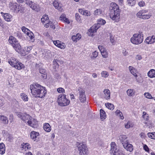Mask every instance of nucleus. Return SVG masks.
Here are the masks:
<instances>
[{
  "label": "nucleus",
  "instance_id": "1",
  "mask_svg": "<svg viewBox=\"0 0 155 155\" xmlns=\"http://www.w3.org/2000/svg\"><path fill=\"white\" fill-rule=\"evenodd\" d=\"M30 89L32 95L35 97L42 98L45 97L47 92L45 87L38 84H31Z\"/></svg>",
  "mask_w": 155,
  "mask_h": 155
},
{
  "label": "nucleus",
  "instance_id": "2",
  "mask_svg": "<svg viewBox=\"0 0 155 155\" xmlns=\"http://www.w3.org/2000/svg\"><path fill=\"white\" fill-rule=\"evenodd\" d=\"M110 7V18L115 21H118L120 18V12L118 6L115 3H112Z\"/></svg>",
  "mask_w": 155,
  "mask_h": 155
},
{
  "label": "nucleus",
  "instance_id": "3",
  "mask_svg": "<svg viewBox=\"0 0 155 155\" xmlns=\"http://www.w3.org/2000/svg\"><path fill=\"white\" fill-rule=\"evenodd\" d=\"M98 21V23L94 24L88 30L87 33L89 36H92L93 33L96 32L97 30L100 27V25H104L106 22L105 21L102 19H99Z\"/></svg>",
  "mask_w": 155,
  "mask_h": 155
},
{
  "label": "nucleus",
  "instance_id": "4",
  "mask_svg": "<svg viewBox=\"0 0 155 155\" xmlns=\"http://www.w3.org/2000/svg\"><path fill=\"white\" fill-rule=\"evenodd\" d=\"M127 137L126 135H122L119 137V139L121 142L122 143L124 147L130 152L133 150V146L132 144L128 143L127 140Z\"/></svg>",
  "mask_w": 155,
  "mask_h": 155
},
{
  "label": "nucleus",
  "instance_id": "5",
  "mask_svg": "<svg viewBox=\"0 0 155 155\" xmlns=\"http://www.w3.org/2000/svg\"><path fill=\"white\" fill-rule=\"evenodd\" d=\"M143 39V35L141 33L135 34L131 38L130 41L134 44L138 45L142 43Z\"/></svg>",
  "mask_w": 155,
  "mask_h": 155
},
{
  "label": "nucleus",
  "instance_id": "6",
  "mask_svg": "<svg viewBox=\"0 0 155 155\" xmlns=\"http://www.w3.org/2000/svg\"><path fill=\"white\" fill-rule=\"evenodd\" d=\"M58 104L61 106H65L68 105L70 103V101L66 98V95L64 94H60L58 97Z\"/></svg>",
  "mask_w": 155,
  "mask_h": 155
},
{
  "label": "nucleus",
  "instance_id": "7",
  "mask_svg": "<svg viewBox=\"0 0 155 155\" xmlns=\"http://www.w3.org/2000/svg\"><path fill=\"white\" fill-rule=\"evenodd\" d=\"M78 145L80 155H87L88 150L86 145L82 143H80Z\"/></svg>",
  "mask_w": 155,
  "mask_h": 155
},
{
  "label": "nucleus",
  "instance_id": "8",
  "mask_svg": "<svg viewBox=\"0 0 155 155\" xmlns=\"http://www.w3.org/2000/svg\"><path fill=\"white\" fill-rule=\"evenodd\" d=\"M16 114L21 118L22 120L24 121L26 120H31V117L25 113H23L21 112H15Z\"/></svg>",
  "mask_w": 155,
  "mask_h": 155
},
{
  "label": "nucleus",
  "instance_id": "9",
  "mask_svg": "<svg viewBox=\"0 0 155 155\" xmlns=\"http://www.w3.org/2000/svg\"><path fill=\"white\" fill-rule=\"evenodd\" d=\"M79 100L81 102H84L86 100L85 94V91L79 87Z\"/></svg>",
  "mask_w": 155,
  "mask_h": 155
},
{
  "label": "nucleus",
  "instance_id": "10",
  "mask_svg": "<svg viewBox=\"0 0 155 155\" xmlns=\"http://www.w3.org/2000/svg\"><path fill=\"white\" fill-rule=\"evenodd\" d=\"M98 48L100 50L102 56L104 58H106L108 57V54L106 51V49L103 46L99 45Z\"/></svg>",
  "mask_w": 155,
  "mask_h": 155
},
{
  "label": "nucleus",
  "instance_id": "11",
  "mask_svg": "<svg viewBox=\"0 0 155 155\" xmlns=\"http://www.w3.org/2000/svg\"><path fill=\"white\" fill-rule=\"evenodd\" d=\"M111 149L110 150V153L111 154L116 155L118 150L116 148V145L115 142H112L111 143Z\"/></svg>",
  "mask_w": 155,
  "mask_h": 155
},
{
  "label": "nucleus",
  "instance_id": "12",
  "mask_svg": "<svg viewBox=\"0 0 155 155\" xmlns=\"http://www.w3.org/2000/svg\"><path fill=\"white\" fill-rule=\"evenodd\" d=\"M155 36L154 35H152L151 37L149 36L147 37L145 40L144 42L147 44H152L155 42Z\"/></svg>",
  "mask_w": 155,
  "mask_h": 155
},
{
  "label": "nucleus",
  "instance_id": "13",
  "mask_svg": "<svg viewBox=\"0 0 155 155\" xmlns=\"http://www.w3.org/2000/svg\"><path fill=\"white\" fill-rule=\"evenodd\" d=\"M39 70L40 73L42 74L41 76L42 78L44 79H46L47 75L45 69V68H41L39 69Z\"/></svg>",
  "mask_w": 155,
  "mask_h": 155
},
{
  "label": "nucleus",
  "instance_id": "14",
  "mask_svg": "<svg viewBox=\"0 0 155 155\" xmlns=\"http://www.w3.org/2000/svg\"><path fill=\"white\" fill-rule=\"evenodd\" d=\"M53 6L56 9H57L60 11H61V5L56 1H54L53 2Z\"/></svg>",
  "mask_w": 155,
  "mask_h": 155
},
{
  "label": "nucleus",
  "instance_id": "15",
  "mask_svg": "<svg viewBox=\"0 0 155 155\" xmlns=\"http://www.w3.org/2000/svg\"><path fill=\"white\" fill-rule=\"evenodd\" d=\"M18 60L14 58H11L10 60H8V62L12 66L16 64L18 62Z\"/></svg>",
  "mask_w": 155,
  "mask_h": 155
},
{
  "label": "nucleus",
  "instance_id": "16",
  "mask_svg": "<svg viewBox=\"0 0 155 155\" xmlns=\"http://www.w3.org/2000/svg\"><path fill=\"white\" fill-rule=\"evenodd\" d=\"M14 49L17 52L20 51L21 49V47L18 41L15 44H13L12 45Z\"/></svg>",
  "mask_w": 155,
  "mask_h": 155
},
{
  "label": "nucleus",
  "instance_id": "17",
  "mask_svg": "<svg viewBox=\"0 0 155 155\" xmlns=\"http://www.w3.org/2000/svg\"><path fill=\"white\" fill-rule=\"evenodd\" d=\"M5 20L8 21H10L12 20V16L11 15L8 13H5L3 15Z\"/></svg>",
  "mask_w": 155,
  "mask_h": 155
},
{
  "label": "nucleus",
  "instance_id": "18",
  "mask_svg": "<svg viewBox=\"0 0 155 155\" xmlns=\"http://www.w3.org/2000/svg\"><path fill=\"white\" fill-rule=\"evenodd\" d=\"M32 10H35L37 12H38L39 10V5L35 3L32 4L30 7Z\"/></svg>",
  "mask_w": 155,
  "mask_h": 155
},
{
  "label": "nucleus",
  "instance_id": "19",
  "mask_svg": "<svg viewBox=\"0 0 155 155\" xmlns=\"http://www.w3.org/2000/svg\"><path fill=\"white\" fill-rule=\"evenodd\" d=\"M129 70L130 73L135 77H137V75L136 74L137 70L131 66L129 67Z\"/></svg>",
  "mask_w": 155,
  "mask_h": 155
},
{
  "label": "nucleus",
  "instance_id": "20",
  "mask_svg": "<svg viewBox=\"0 0 155 155\" xmlns=\"http://www.w3.org/2000/svg\"><path fill=\"white\" fill-rule=\"evenodd\" d=\"M13 67H14L16 69L18 70H20L22 68L24 67V65L22 64V63L20 62L19 61L15 65H14Z\"/></svg>",
  "mask_w": 155,
  "mask_h": 155
},
{
  "label": "nucleus",
  "instance_id": "21",
  "mask_svg": "<svg viewBox=\"0 0 155 155\" xmlns=\"http://www.w3.org/2000/svg\"><path fill=\"white\" fill-rule=\"evenodd\" d=\"M104 92L105 95V98L107 100L110 98V92L108 89H105L104 91Z\"/></svg>",
  "mask_w": 155,
  "mask_h": 155
},
{
  "label": "nucleus",
  "instance_id": "22",
  "mask_svg": "<svg viewBox=\"0 0 155 155\" xmlns=\"http://www.w3.org/2000/svg\"><path fill=\"white\" fill-rule=\"evenodd\" d=\"M44 130L47 132H49L51 131V127L48 123H45L43 127Z\"/></svg>",
  "mask_w": 155,
  "mask_h": 155
},
{
  "label": "nucleus",
  "instance_id": "23",
  "mask_svg": "<svg viewBox=\"0 0 155 155\" xmlns=\"http://www.w3.org/2000/svg\"><path fill=\"white\" fill-rule=\"evenodd\" d=\"M39 135V133L35 131H32L30 133V137L33 140L37 138V136Z\"/></svg>",
  "mask_w": 155,
  "mask_h": 155
},
{
  "label": "nucleus",
  "instance_id": "24",
  "mask_svg": "<svg viewBox=\"0 0 155 155\" xmlns=\"http://www.w3.org/2000/svg\"><path fill=\"white\" fill-rule=\"evenodd\" d=\"M8 41L9 43L11 44L12 45H13V44H15L16 42L18 41L17 39L12 36H10L9 37Z\"/></svg>",
  "mask_w": 155,
  "mask_h": 155
},
{
  "label": "nucleus",
  "instance_id": "25",
  "mask_svg": "<svg viewBox=\"0 0 155 155\" xmlns=\"http://www.w3.org/2000/svg\"><path fill=\"white\" fill-rule=\"evenodd\" d=\"M0 120L5 124H7L8 123L7 118L4 116L0 115Z\"/></svg>",
  "mask_w": 155,
  "mask_h": 155
},
{
  "label": "nucleus",
  "instance_id": "26",
  "mask_svg": "<svg viewBox=\"0 0 155 155\" xmlns=\"http://www.w3.org/2000/svg\"><path fill=\"white\" fill-rule=\"evenodd\" d=\"M148 76L151 78L155 77V70L154 69H151L147 73Z\"/></svg>",
  "mask_w": 155,
  "mask_h": 155
},
{
  "label": "nucleus",
  "instance_id": "27",
  "mask_svg": "<svg viewBox=\"0 0 155 155\" xmlns=\"http://www.w3.org/2000/svg\"><path fill=\"white\" fill-rule=\"evenodd\" d=\"M81 35L78 34L76 35H73L72 36L71 39L73 41L76 42L77 40H79L81 38Z\"/></svg>",
  "mask_w": 155,
  "mask_h": 155
},
{
  "label": "nucleus",
  "instance_id": "28",
  "mask_svg": "<svg viewBox=\"0 0 155 155\" xmlns=\"http://www.w3.org/2000/svg\"><path fill=\"white\" fill-rule=\"evenodd\" d=\"M100 116L101 119L103 120L105 119L106 113L104 110L102 109L100 110Z\"/></svg>",
  "mask_w": 155,
  "mask_h": 155
},
{
  "label": "nucleus",
  "instance_id": "29",
  "mask_svg": "<svg viewBox=\"0 0 155 155\" xmlns=\"http://www.w3.org/2000/svg\"><path fill=\"white\" fill-rule=\"evenodd\" d=\"M33 120L32 121H31L30 120H28L27 122V123L28 125H29L31 127H32L33 128H36L37 127L38 125V122L37 121H36L35 122V124H34L32 123Z\"/></svg>",
  "mask_w": 155,
  "mask_h": 155
},
{
  "label": "nucleus",
  "instance_id": "30",
  "mask_svg": "<svg viewBox=\"0 0 155 155\" xmlns=\"http://www.w3.org/2000/svg\"><path fill=\"white\" fill-rule=\"evenodd\" d=\"M60 19L61 20L64 21L65 22L68 24L70 23L69 21L65 17L64 15H61L60 17Z\"/></svg>",
  "mask_w": 155,
  "mask_h": 155
},
{
  "label": "nucleus",
  "instance_id": "31",
  "mask_svg": "<svg viewBox=\"0 0 155 155\" xmlns=\"http://www.w3.org/2000/svg\"><path fill=\"white\" fill-rule=\"evenodd\" d=\"M18 4L17 3H11L10 4V8L12 10H15L17 8Z\"/></svg>",
  "mask_w": 155,
  "mask_h": 155
},
{
  "label": "nucleus",
  "instance_id": "32",
  "mask_svg": "<svg viewBox=\"0 0 155 155\" xmlns=\"http://www.w3.org/2000/svg\"><path fill=\"white\" fill-rule=\"evenodd\" d=\"M102 10L101 9L99 8L97 9L94 12V15L97 16L98 15H100L102 14Z\"/></svg>",
  "mask_w": 155,
  "mask_h": 155
},
{
  "label": "nucleus",
  "instance_id": "33",
  "mask_svg": "<svg viewBox=\"0 0 155 155\" xmlns=\"http://www.w3.org/2000/svg\"><path fill=\"white\" fill-rule=\"evenodd\" d=\"M127 92V95L129 96H133L134 94V90L133 89H128Z\"/></svg>",
  "mask_w": 155,
  "mask_h": 155
},
{
  "label": "nucleus",
  "instance_id": "34",
  "mask_svg": "<svg viewBox=\"0 0 155 155\" xmlns=\"http://www.w3.org/2000/svg\"><path fill=\"white\" fill-rule=\"evenodd\" d=\"M105 105L107 108L110 110H113L114 109V106L113 104L107 103L105 104Z\"/></svg>",
  "mask_w": 155,
  "mask_h": 155
},
{
  "label": "nucleus",
  "instance_id": "35",
  "mask_svg": "<svg viewBox=\"0 0 155 155\" xmlns=\"http://www.w3.org/2000/svg\"><path fill=\"white\" fill-rule=\"evenodd\" d=\"M21 96L22 99L25 101H28V96L24 93H22L21 94Z\"/></svg>",
  "mask_w": 155,
  "mask_h": 155
},
{
  "label": "nucleus",
  "instance_id": "36",
  "mask_svg": "<svg viewBox=\"0 0 155 155\" xmlns=\"http://www.w3.org/2000/svg\"><path fill=\"white\" fill-rule=\"evenodd\" d=\"M48 19V17L47 15H44L41 19V22L44 23L45 22V21L47 22L48 21L47 20Z\"/></svg>",
  "mask_w": 155,
  "mask_h": 155
},
{
  "label": "nucleus",
  "instance_id": "37",
  "mask_svg": "<svg viewBox=\"0 0 155 155\" xmlns=\"http://www.w3.org/2000/svg\"><path fill=\"white\" fill-rule=\"evenodd\" d=\"M147 135L149 138L155 139V132L149 133L147 134Z\"/></svg>",
  "mask_w": 155,
  "mask_h": 155
},
{
  "label": "nucleus",
  "instance_id": "38",
  "mask_svg": "<svg viewBox=\"0 0 155 155\" xmlns=\"http://www.w3.org/2000/svg\"><path fill=\"white\" fill-rule=\"evenodd\" d=\"M21 30L22 31L26 34L28 33L29 32H30V30L26 28V27L24 26L22 27Z\"/></svg>",
  "mask_w": 155,
  "mask_h": 155
},
{
  "label": "nucleus",
  "instance_id": "39",
  "mask_svg": "<svg viewBox=\"0 0 155 155\" xmlns=\"http://www.w3.org/2000/svg\"><path fill=\"white\" fill-rule=\"evenodd\" d=\"M128 3L130 5L132 6L136 3V0H127Z\"/></svg>",
  "mask_w": 155,
  "mask_h": 155
},
{
  "label": "nucleus",
  "instance_id": "40",
  "mask_svg": "<svg viewBox=\"0 0 155 155\" xmlns=\"http://www.w3.org/2000/svg\"><path fill=\"white\" fill-rule=\"evenodd\" d=\"M144 96L146 97L148 99H151L153 98V97H152L151 95L150 94V93L148 92L145 93L144 94Z\"/></svg>",
  "mask_w": 155,
  "mask_h": 155
},
{
  "label": "nucleus",
  "instance_id": "41",
  "mask_svg": "<svg viewBox=\"0 0 155 155\" xmlns=\"http://www.w3.org/2000/svg\"><path fill=\"white\" fill-rule=\"evenodd\" d=\"M101 76L102 77L106 78L109 75L108 72L106 71H103L101 73Z\"/></svg>",
  "mask_w": 155,
  "mask_h": 155
},
{
  "label": "nucleus",
  "instance_id": "42",
  "mask_svg": "<svg viewBox=\"0 0 155 155\" xmlns=\"http://www.w3.org/2000/svg\"><path fill=\"white\" fill-rule=\"evenodd\" d=\"M24 2L28 5L30 7L31 5L33 3V2L30 0H25Z\"/></svg>",
  "mask_w": 155,
  "mask_h": 155
},
{
  "label": "nucleus",
  "instance_id": "43",
  "mask_svg": "<svg viewBox=\"0 0 155 155\" xmlns=\"http://www.w3.org/2000/svg\"><path fill=\"white\" fill-rule=\"evenodd\" d=\"M98 52H97L96 51H94L92 53L93 56L91 57V58L93 59H94L98 55Z\"/></svg>",
  "mask_w": 155,
  "mask_h": 155
},
{
  "label": "nucleus",
  "instance_id": "44",
  "mask_svg": "<svg viewBox=\"0 0 155 155\" xmlns=\"http://www.w3.org/2000/svg\"><path fill=\"white\" fill-rule=\"evenodd\" d=\"M151 16V15L143 14L141 17V18L144 19H148L150 18Z\"/></svg>",
  "mask_w": 155,
  "mask_h": 155
},
{
  "label": "nucleus",
  "instance_id": "45",
  "mask_svg": "<svg viewBox=\"0 0 155 155\" xmlns=\"http://www.w3.org/2000/svg\"><path fill=\"white\" fill-rule=\"evenodd\" d=\"M132 127V125L130 121L128 122L127 124L125 125V127L126 128H129Z\"/></svg>",
  "mask_w": 155,
  "mask_h": 155
},
{
  "label": "nucleus",
  "instance_id": "46",
  "mask_svg": "<svg viewBox=\"0 0 155 155\" xmlns=\"http://www.w3.org/2000/svg\"><path fill=\"white\" fill-rule=\"evenodd\" d=\"M27 35L30 38L31 40L34 38V34L31 31H30V32H29V33H28Z\"/></svg>",
  "mask_w": 155,
  "mask_h": 155
},
{
  "label": "nucleus",
  "instance_id": "47",
  "mask_svg": "<svg viewBox=\"0 0 155 155\" xmlns=\"http://www.w3.org/2000/svg\"><path fill=\"white\" fill-rule=\"evenodd\" d=\"M57 91L59 93H64V88L62 87H59L57 89Z\"/></svg>",
  "mask_w": 155,
  "mask_h": 155
},
{
  "label": "nucleus",
  "instance_id": "48",
  "mask_svg": "<svg viewBox=\"0 0 155 155\" xmlns=\"http://www.w3.org/2000/svg\"><path fill=\"white\" fill-rule=\"evenodd\" d=\"M32 48V46L26 47L25 48V50L27 52H29L30 51Z\"/></svg>",
  "mask_w": 155,
  "mask_h": 155
},
{
  "label": "nucleus",
  "instance_id": "49",
  "mask_svg": "<svg viewBox=\"0 0 155 155\" xmlns=\"http://www.w3.org/2000/svg\"><path fill=\"white\" fill-rule=\"evenodd\" d=\"M84 13L83 15L86 16H90L91 15L90 12L87 10L84 11Z\"/></svg>",
  "mask_w": 155,
  "mask_h": 155
},
{
  "label": "nucleus",
  "instance_id": "50",
  "mask_svg": "<svg viewBox=\"0 0 155 155\" xmlns=\"http://www.w3.org/2000/svg\"><path fill=\"white\" fill-rule=\"evenodd\" d=\"M30 145V144L28 143H23L21 144V146H25V147H27V149H28V147Z\"/></svg>",
  "mask_w": 155,
  "mask_h": 155
},
{
  "label": "nucleus",
  "instance_id": "51",
  "mask_svg": "<svg viewBox=\"0 0 155 155\" xmlns=\"http://www.w3.org/2000/svg\"><path fill=\"white\" fill-rule=\"evenodd\" d=\"M58 61V60H54L53 61V64L54 65H55V67H58L59 65L58 63H57V62Z\"/></svg>",
  "mask_w": 155,
  "mask_h": 155
},
{
  "label": "nucleus",
  "instance_id": "52",
  "mask_svg": "<svg viewBox=\"0 0 155 155\" xmlns=\"http://www.w3.org/2000/svg\"><path fill=\"white\" fill-rule=\"evenodd\" d=\"M143 15L142 12L140 11L137 14V15L138 17L141 18V17L143 16Z\"/></svg>",
  "mask_w": 155,
  "mask_h": 155
},
{
  "label": "nucleus",
  "instance_id": "53",
  "mask_svg": "<svg viewBox=\"0 0 155 155\" xmlns=\"http://www.w3.org/2000/svg\"><path fill=\"white\" fill-rule=\"evenodd\" d=\"M75 18L77 21H79L80 20V16L79 15L78 13H76L75 14Z\"/></svg>",
  "mask_w": 155,
  "mask_h": 155
},
{
  "label": "nucleus",
  "instance_id": "54",
  "mask_svg": "<svg viewBox=\"0 0 155 155\" xmlns=\"http://www.w3.org/2000/svg\"><path fill=\"white\" fill-rule=\"evenodd\" d=\"M52 23V22L51 21H49L48 22L46 23V24H45L44 25L45 27L46 28H48L49 26H50L51 24Z\"/></svg>",
  "mask_w": 155,
  "mask_h": 155
},
{
  "label": "nucleus",
  "instance_id": "55",
  "mask_svg": "<svg viewBox=\"0 0 155 155\" xmlns=\"http://www.w3.org/2000/svg\"><path fill=\"white\" fill-rule=\"evenodd\" d=\"M110 41L112 43H113L114 42V38L113 37V35L111 34H110Z\"/></svg>",
  "mask_w": 155,
  "mask_h": 155
},
{
  "label": "nucleus",
  "instance_id": "56",
  "mask_svg": "<svg viewBox=\"0 0 155 155\" xmlns=\"http://www.w3.org/2000/svg\"><path fill=\"white\" fill-rule=\"evenodd\" d=\"M42 65V64L41 63H39L38 64L36 63L35 64V67L37 69L39 68Z\"/></svg>",
  "mask_w": 155,
  "mask_h": 155
},
{
  "label": "nucleus",
  "instance_id": "57",
  "mask_svg": "<svg viewBox=\"0 0 155 155\" xmlns=\"http://www.w3.org/2000/svg\"><path fill=\"white\" fill-rule=\"evenodd\" d=\"M138 4L140 7L143 6L144 5L145 3L144 2L142 1L139 2Z\"/></svg>",
  "mask_w": 155,
  "mask_h": 155
},
{
  "label": "nucleus",
  "instance_id": "58",
  "mask_svg": "<svg viewBox=\"0 0 155 155\" xmlns=\"http://www.w3.org/2000/svg\"><path fill=\"white\" fill-rule=\"evenodd\" d=\"M54 43L55 45L58 47L59 46V45L60 43V42L59 41H54Z\"/></svg>",
  "mask_w": 155,
  "mask_h": 155
},
{
  "label": "nucleus",
  "instance_id": "59",
  "mask_svg": "<svg viewBox=\"0 0 155 155\" xmlns=\"http://www.w3.org/2000/svg\"><path fill=\"white\" fill-rule=\"evenodd\" d=\"M143 149L146 151H149V148L146 145H144L143 146Z\"/></svg>",
  "mask_w": 155,
  "mask_h": 155
},
{
  "label": "nucleus",
  "instance_id": "60",
  "mask_svg": "<svg viewBox=\"0 0 155 155\" xmlns=\"http://www.w3.org/2000/svg\"><path fill=\"white\" fill-rule=\"evenodd\" d=\"M58 47H59L61 49H64L65 48V46L63 45L60 43V44L59 45V46H58Z\"/></svg>",
  "mask_w": 155,
  "mask_h": 155
},
{
  "label": "nucleus",
  "instance_id": "61",
  "mask_svg": "<svg viewBox=\"0 0 155 155\" xmlns=\"http://www.w3.org/2000/svg\"><path fill=\"white\" fill-rule=\"evenodd\" d=\"M5 151V148L0 149V153L1 154H4Z\"/></svg>",
  "mask_w": 155,
  "mask_h": 155
},
{
  "label": "nucleus",
  "instance_id": "62",
  "mask_svg": "<svg viewBox=\"0 0 155 155\" xmlns=\"http://www.w3.org/2000/svg\"><path fill=\"white\" fill-rule=\"evenodd\" d=\"M136 59H137L138 60H141L142 58L141 56L139 54H137L136 57Z\"/></svg>",
  "mask_w": 155,
  "mask_h": 155
},
{
  "label": "nucleus",
  "instance_id": "63",
  "mask_svg": "<svg viewBox=\"0 0 155 155\" xmlns=\"http://www.w3.org/2000/svg\"><path fill=\"white\" fill-rule=\"evenodd\" d=\"M5 148V145L3 143H0V149Z\"/></svg>",
  "mask_w": 155,
  "mask_h": 155
},
{
  "label": "nucleus",
  "instance_id": "64",
  "mask_svg": "<svg viewBox=\"0 0 155 155\" xmlns=\"http://www.w3.org/2000/svg\"><path fill=\"white\" fill-rule=\"evenodd\" d=\"M122 53L124 56H126L128 52H127L126 50H123Z\"/></svg>",
  "mask_w": 155,
  "mask_h": 155
}]
</instances>
